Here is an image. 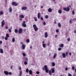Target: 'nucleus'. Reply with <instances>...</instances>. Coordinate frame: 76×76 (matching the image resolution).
<instances>
[{
  "instance_id": "1",
  "label": "nucleus",
  "mask_w": 76,
  "mask_h": 76,
  "mask_svg": "<svg viewBox=\"0 0 76 76\" xmlns=\"http://www.w3.org/2000/svg\"><path fill=\"white\" fill-rule=\"evenodd\" d=\"M42 69L43 70H45L46 73H48L49 70H48V66H47V65H45L44 66V67H43Z\"/></svg>"
},
{
  "instance_id": "2",
  "label": "nucleus",
  "mask_w": 76,
  "mask_h": 76,
  "mask_svg": "<svg viewBox=\"0 0 76 76\" xmlns=\"http://www.w3.org/2000/svg\"><path fill=\"white\" fill-rule=\"evenodd\" d=\"M55 72V70H54V68L51 69V70H50L49 72V74L50 76H51V75H52V73H54Z\"/></svg>"
},
{
  "instance_id": "3",
  "label": "nucleus",
  "mask_w": 76,
  "mask_h": 76,
  "mask_svg": "<svg viewBox=\"0 0 76 76\" xmlns=\"http://www.w3.org/2000/svg\"><path fill=\"white\" fill-rule=\"evenodd\" d=\"M33 27L34 28V29L35 31H37L38 30V28L37 27L36 25L34 24L33 25Z\"/></svg>"
},
{
  "instance_id": "4",
  "label": "nucleus",
  "mask_w": 76,
  "mask_h": 76,
  "mask_svg": "<svg viewBox=\"0 0 76 76\" xmlns=\"http://www.w3.org/2000/svg\"><path fill=\"white\" fill-rule=\"evenodd\" d=\"M4 74L5 75H12V73L10 72H8V71H5L4 72Z\"/></svg>"
},
{
  "instance_id": "5",
  "label": "nucleus",
  "mask_w": 76,
  "mask_h": 76,
  "mask_svg": "<svg viewBox=\"0 0 76 76\" xmlns=\"http://www.w3.org/2000/svg\"><path fill=\"white\" fill-rule=\"evenodd\" d=\"M25 21H23L22 24V26L23 27H26V24L25 23Z\"/></svg>"
},
{
  "instance_id": "6",
  "label": "nucleus",
  "mask_w": 76,
  "mask_h": 76,
  "mask_svg": "<svg viewBox=\"0 0 76 76\" xmlns=\"http://www.w3.org/2000/svg\"><path fill=\"white\" fill-rule=\"evenodd\" d=\"M12 4L13 6H17L18 5V4L15 2H13L12 3Z\"/></svg>"
},
{
  "instance_id": "7",
  "label": "nucleus",
  "mask_w": 76,
  "mask_h": 76,
  "mask_svg": "<svg viewBox=\"0 0 76 76\" xmlns=\"http://www.w3.org/2000/svg\"><path fill=\"white\" fill-rule=\"evenodd\" d=\"M5 25V21L4 20H3L1 22V26L2 27L4 26V25Z\"/></svg>"
},
{
  "instance_id": "8",
  "label": "nucleus",
  "mask_w": 76,
  "mask_h": 76,
  "mask_svg": "<svg viewBox=\"0 0 76 76\" xmlns=\"http://www.w3.org/2000/svg\"><path fill=\"white\" fill-rule=\"evenodd\" d=\"M22 28H19V30H18V33L19 34H21L22 32Z\"/></svg>"
},
{
  "instance_id": "9",
  "label": "nucleus",
  "mask_w": 76,
  "mask_h": 76,
  "mask_svg": "<svg viewBox=\"0 0 76 76\" xmlns=\"http://www.w3.org/2000/svg\"><path fill=\"white\" fill-rule=\"evenodd\" d=\"M41 17V13L39 12L38 13L37 15V18L38 19H39Z\"/></svg>"
},
{
  "instance_id": "10",
  "label": "nucleus",
  "mask_w": 76,
  "mask_h": 76,
  "mask_svg": "<svg viewBox=\"0 0 76 76\" xmlns=\"http://www.w3.org/2000/svg\"><path fill=\"white\" fill-rule=\"evenodd\" d=\"M45 38H47L48 37V34L47 32H45Z\"/></svg>"
},
{
  "instance_id": "11",
  "label": "nucleus",
  "mask_w": 76,
  "mask_h": 76,
  "mask_svg": "<svg viewBox=\"0 0 76 76\" xmlns=\"http://www.w3.org/2000/svg\"><path fill=\"white\" fill-rule=\"evenodd\" d=\"M28 8L26 7H22V10H27Z\"/></svg>"
},
{
  "instance_id": "12",
  "label": "nucleus",
  "mask_w": 76,
  "mask_h": 76,
  "mask_svg": "<svg viewBox=\"0 0 76 76\" xmlns=\"http://www.w3.org/2000/svg\"><path fill=\"white\" fill-rule=\"evenodd\" d=\"M0 53H4L3 50V49L0 48Z\"/></svg>"
},
{
  "instance_id": "13",
  "label": "nucleus",
  "mask_w": 76,
  "mask_h": 76,
  "mask_svg": "<svg viewBox=\"0 0 76 76\" xmlns=\"http://www.w3.org/2000/svg\"><path fill=\"white\" fill-rule=\"evenodd\" d=\"M19 18H22V19H23L24 18V15H20V17H19Z\"/></svg>"
},
{
  "instance_id": "14",
  "label": "nucleus",
  "mask_w": 76,
  "mask_h": 76,
  "mask_svg": "<svg viewBox=\"0 0 76 76\" xmlns=\"http://www.w3.org/2000/svg\"><path fill=\"white\" fill-rule=\"evenodd\" d=\"M9 11L10 13H11L12 12V9L11 7H10L9 9Z\"/></svg>"
},
{
  "instance_id": "15",
  "label": "nucleus",
  "mask_w": 76,
  "mask_h": 76,
  "mask_svg": "<svg viewBox=\"0 0 76 76\" xmlns=\"http://www.w3.org/2000/svg\"><path fill=\"white\" fill-rule=\"evenodd\" d=\"M42 45V47L44 48H45V47H46L47 46V45H46V44H43Z\"/></svg>"
},
{
  "instance_id": "16",
  "label": "nucleus",
  "mask_w": 76,
  "mask_h": 76,
  "mask_svg": "<svg viewBox=\"0 0 76 76\" xmlns=\"http://www.w3.org/2000/svg\"><path fill=\"white\" fill-rule=\"evenodd\" d=\"M22 48L23 50H25V46L24 44H23L22 45Z\"/></svg>"
},
{
  "instance_id": "17",
  "label": "nucleus",
  "mask_w": 76,
  "mask_h": 76,
  "mask_svg": "<svg viewBox=\"0 0 76 76\" xmlns=\"http://www.w3.org/2000/svg\"><path fill=\"white\" fill-rule=\"evenodd\" d=\"M48 12H52V9L51 8H49L48 9Z\"/></svg>"
},
{
  "instance_id": "18",
  "label": "nucleus",
  "mask_w": 76,
  "mask_h": 76,
  "mask_svg": "<svg viewBox=\"0 0 76 76\" xmlns=\"http://www.w3.org/2000/svg\"><path fill=\"white\" fill-rule=\"evenodd\" d=\"M62 56L64 58H65L66 57V54L65 53H63L62 54Z\"/></svg>"
},
{
  "instance_id": "19",
  "label": "nucleus",
  "mask_w": 76,
  "mask_h": 76,
  "mask_svg": "<svg viewBox=\"0 0 76 76\" xmlns=\"http://www.w3.org/2000/svg\"><path fill=\"white\" fill-rule=\"evenodd\" d=\"M58 13L61 14V13H62V11L60 10H58Z\"/></svg>"
},
{
  "instance_id": "20",
  "label": "nucleus",
  "mask_w": 76,
  "mask_h": 76,
  "mask_svg": "<svg viewBox=\"0 0 76 76\" xmlns=\"http://www.w3.org/2000/svg\"><path fill=\"white\" fill-rule=\"evenodd\" d=\"M61 47V48H63V47H64V45L63 44H61L60 45H59V47Z\"/></svg>"
},
{
  "instance_id": "21",
  "label": "nucleus",
  "mask_w": 76,
  "mask_h": 76,
  "mask_svg": "<svg viewBox=\"0 0 76 76\" xmlns=\"http://www.w3.org/2000/svg\"><path fill=\"white\" fill-rule=\"evenodd\" d=\"M52 66H55L56 64H55V63L54 62H52Z\"/></svg>"
},
{
  "instance_id": "22",
  "label": "nucleus",
  "mask_w": 76,
  "mask_h": 76,
  "mask_svg": "<svg viewBox=\"0 0 76 76\" xmlns=\"http://www.w3.org/2000/svg\"><path fill=\"white\" fill-rule=\"evenodd\" d=\"M12 41L13 42H15V38H13L12 39Z\"/></svg>"
},
{
  "instance_id": "23",
  "label": "nucleus",
  "mask_w": 76,
  "mask_h": 76,
  "mask_svg": "<svg viewBox=\"0 0 76 76\" xmlns=\"http://www.w3.org/2000/svg\"><path fill=\"white\" fill-rule=\"evenodd\" d=\"M29 73L30 75H32V70H30L29 71Z\"/></svg>"
},
{
  "instance_id": "24",
  "label": "nucleus",
  "mask_w": 76,
  "mask_h": 76,
  "mask_svg": "<svg viewBox=\"0 0 76 76\" xmlns=\"http://www.w3.org/2000/svg\"><path fill=\"white\" fill-rule=\"evenodd\" d=\"M26 42L27 43H29V42H30V40H29V39H27L26 40Z\"/></svg>"
},
{
  "instance_id": "25",
  "label": "nucleus",
  "mask_w": 76,
  "mask_h": 76,
  "mask_svg": "<svg viewBox=\"0 0 76 76\" xmlns=\"http://www.w3.org/2000/svg\"><path fill=\"white\" fill-rule=\"evenodd\" d=\"M70 10V8L69 7H67V12H69Z\"/></svg>"
},
{
  "instance_id": "26",
  "label": "nucleus",
  "mask_w": 76,
  "mask_h": 76,
  "mask_svg": "<svg viewBox=\"0 0 76 76\" xmlns=\"http://www.w3.org/2000/svg\"><path fill=\"white\" fill-rule=\"evenodd\" d=\"M15 33H18V29H16L15 30Z\"/></svg>"
},
{
  "instance_id": "27",
  "label": "nucleus",
  "mask_w": 76,
  "mask_h": 76,
  "mask_svg": "<svg viewBox=\"0 0 76 76\" xmlns=\"http://www.w3.org/2000/svg\"><path fill=\"white\" fill-rule=\"evenodd\" d=\"M56 56H57V53H55L53 56V58H55L56 57Z\"/></svg>"
},
{
  "instance_id": "28",
  "label": "nucleus",
  "mask_w": 76,
  "mask_h": 76,
  "mask_svg": "<svg viewBox=\"0 0 76 76\" xmlns=\"http://www.w3.org/2000/svg\"><path fill=\"white\" fill-rule=\"evenodd\" d=\"M58 26L59 27V28H61V24L60 23H58Z\"/></svg>"
},
{
  "instance_id": "29",
  "label": "nucleus",
  "mask_w": 76,
  "mask_h": 76,
  "mask_svg": "<svg viewBox=\"0 0 76 76\" xmlns=\"http://www.w3.org/2000/svg\"><path fill=\"white\" fill-rule=\"evenodd\" d=\"M4 13H3V12L2 11H1L0 12V15H3Z\"/></svg>"
},
{
  "instance_id": "30",
  "label": "nucleus",
  "mask_w": 76,
  "mask_h": 76,
  "mask_svg": "<svg viewBox=\"0 0 76 76\" xmlns=\"http://www.w3.org/2000/svg\"><path fill=\"white\" fill-rule=\"evenodd\" d=\"M22 74V72L21 71H20V73L19 76H21Z\"/></svg>"
},
{
  "instance_id": "31",
  "label": "nucleus",
  "mask_w": 76,
  "mask_h": 76,
  "mask_svg": "<svg viewBox=\"0 0 76 76\" xmlns=\"http://www.w3.org/2000/svg\"><path fill=\"white\" fill-rule=\"evenodd\" d=\"M45 19H48V15H46L45 16Z\"/></svg>"
},
{
  "instance_id": "32",
  "label": "nucleus",
  "mask_w": 76,
  "mask_h": 76,
  "mask_svg": "<svg viewBox=\"0 0 76 76\" xmlns=\"http://www.w3.org/2000/svg\"><path fill=\"white\" fill-rule=\"evenodd\" d=\"M24 63L25 65H26L28 64V62L26 61H25L24 62Z\"/></svg>"
},
{
  "instance_id": "33",
  "label": "nucleus",
  "mask_w": 76,
  "mask_h": 76,
  "mask_svg": "<svg viewBox=\"0 0 76 76\" xmlns=\"http://www.w3.org/2000/svg\"><path fill=\"white\" fill-rule=\"evenodd\" d=\"M6 37H8V38H9V34H6Z\"/></svg>"
},
{
  "instance_id": "34",
  "label": "nucleus",
  "mask_w": 76,
  "mask_h": 76,
  "mask_svg": "<svg viewBox=\"0 0 76 76\" xmlns=\"http://www.w3.org/2000/svg\"><path fill=\"white\" fill-rule=\"evenodd\" d=\"M26 73H28V72H29V69H27L26 70Z\"/></svg>"
},
{
  "instance_id": "35",
  "label": "nucleus",
  "mask_w": 76,
  "mask_h": 76,
  "mask_svg": "<svg viewBox=\"0 0 76 76\" xmlns=\"http://www.w3.org/2000/svg\"><path fill=\"white\" fill-rule=\"evenodd\" d=\"M22 54L24 57H26V54H25V53H23Z\"/></svg>"
},
{
  "instance_id": "36",
  "label": "nucleus",
  "mask_w": 76,
  "mask_h": 76,
  "mask_svg": "<svg viewBox=\"0 0 76 76\" xmlns=\"http://www.w3.org/2000/svg\"><path fill=\"white\" fill-rule=\"evenodd\" d=\"M72 19H71L69 21V22L70 23H72Z\"/></svg>"
},
{
  "instance_id": "37",
  "label": "nucleus",
  "mask_w": 76,
  "mask_h": 76,
  "mask_svg": "<svg viewBox=\"0 0 76 76\" xmlns=\"http://www.w3.org/2000/svg\"><path fill=\"white\" fill-rule=\"evenodd\" d=\"M5 39L6 41H7L8 39V37H6L5 38Z\"/></svg>"
},
{
  "instance_id": "38",
  "label": "nucleus",
  "mask_w": 76,
  "mask_h": 76,
  "mask_svg": "<svg viewBox=\"0 0 76 76\" xmlns=\"http://www.w3.org/2000/svg\"><path fill=\"white\" fill-rule=\"evenodd\" d=\"M34 19L35 21H37V17H35L34 18Z\"/></svg>"
},
{
  "instance_id": "39",
  "label": "nucleus",
  "mask_w": 76,
  "mask_h": 76,
  "mask_svg": "<svg viewBox=\"0 0 76 76\" xmlns=\"http://www.w3.org/2000/svg\"><path fill=\"white\" fill-rule=\"evenodd\" d=\"M63 10H65V11H67V8H64L63 9Z\"/></svg>"
},
{
  "instance_id": "40",
  "label": "nucleus",
  "mask_w": 76,
  "mask_h": 76,
  "mask_svg": "<svg viewBox=\"0 0 76 76\" xmlns=\"http://www.w3.org/2000/svg\"><path fill=\"white\" fill-rule=\"evenodd\" d=\"M58 51H61V48H59L58 49Z\"/></svg>"
},
{
  "instance_id": "41",
  "label": "nucleus",
  "mask_w": 76,
  "mask_h": 76,
  "mask_svg": "<svg viewBox=\"0 0 76 76\" xmlns=\"http://www.w3.org/2000/svg\"><path fill=\"white\" fill-rule=\"evenodd\" d=\"M56 32L57 33L58 32H59V30H58V29H57V30H56Z\"/></svg>"
},
{
  "instance_id": "42",
  "label": "nucleus",
  "mask_w": 76,
  "mask_h": 76,
  "mask_svg": "<svg viewBox=\"0 0 76 76\" xmlns=\"http://www.w3.org/2000/svg\"><path fill=\"white\" fill-rule=\"evenodd\" d=\"M41 20H44V18H43V17H41L40 18Z\"/></svg>"
},
{
  "instance_id": "43",
  "label": "nucleus",
  "mask_w": 76,
  "mask_h": 76,
  "mask_svg": "<svg viewBox=\"0 0 76 76\" xmlns=\"http://www.w3.org/2000/svg\"><path fill=\"white\" fill-rule=\"evenodd\" d=\"M36 74H37V75H39V72L38 71H37Z\"/></svg>"
},
{
  "instance_id": "44",
  "label": "nucleus",
  "mask_w": 76,
  "mask_h": 76,
  "mask_svg": "<svg viewBox=\"0 0 76 76\" xmlns=\"http://www.w3.org/2000/svg\"><path fill=\"white\" fill-rule=\"evenodd\" d=\"M67 41H70V38H68Z\"/></svg>"
},
{
  "instance_id": "45",
  "label": "nucleus",
  "mask_w": 76,
  "mask_h": 76,
  "mask_svg": "<svg viewBox=\"0 0 76 76\" xmlns=\"http://www.w3.org/2000/svg\"><path fill=\"white\" fill-rule=\"evenodd\" d=\"M72 14L73 15H75V11H73L72 12Z\"/></svg>"
},
{
  "instance_id": "46",
  "label": "nucleus",
  "mask_w": 76,
  "mask_h": 76,
  "mask_svg": "<svg viewBox=\"0 0 76 76\" xmlns=\"http://www.w3.org/2000/svg\"><path fill=\"white\" fill-rule=\"evenodd\" d=\"M19 70H22V68H21V67L20 66L19 67Z\"/></svg>"
},
{
  "instance_id": "47",
  "label": "nucleus",
  "mask_w": 76,
  "mask_h": 76,
  "mask_svg": "<svg viewBox=\"0 0 76 76\" xmlns=\"http://www.w3.org/2000/svg\"><path fill=\"white\" fill-rule=\"evenodd\" d=\"M72 69L73 70H75V67L74 66H72Z\"/></svg>"
},
{
  "instance_id": "48",
  "label": "nucleus",
  "mask_w": 76,
  "mask_h": 76,
  "mask_svg": "<svg viewBox=\"0 0 76 76\" xmlns=\"http://www.w3.org/2000/svg\"><path fill=\"white\" fill-rule=\"evenodd\" d=\"M8 30L9 32H11L12 31V30L10 29H9Z\"/></svg>"
},
{
  "instance_id": "49",
  "label": "nucleus",
  "mask_w": 76,
  "mask_h": 76,
  "mask_svg": "<svg viewBox=\"0 0 76 76\" xmlns=\"http://www.w3.org/2000/svg\"><path fill=\"white\" fill-rule=\"evenodd\" d=\"M25 60H26V61H28V58H26Z\"/></svg>"
},
{
  "instance_id": "50",
  "label": "nucleus",
  "mask_w": 76,
  "mask_h": 76,
  "mask_svg": "<svg viewBox=\"0 0 76 76\" xmlns=\"http://www.w3.org/2000/svg\"><path fill=\"white\" fill-rule=\"evenodd\" d=\"M2 43H3V42L2 41H0V44H2Z\"/></svg>"
},
{
  "instance_id": "51",
  "label": "nucleus",
  "mask_w": 76,
  "mask_h": 76,
  "mask_svg": "<svg viewBox=\"0 0 76 76\" xmlns=\"http://www.w3.org/2000/svg\"><path fill=\"white\" fill-rule=\"evenodd\" d=\"M5 28L6 29H7L8 28V27H7V26H6Z\"/></svg>"
},
{
  "instance_id": "52",
  "label": "nucleus",
  "mask_w": 76,
  "mask_h": 76,
  "mask_svg": "<svg viewBox=\"0 0 76 76\" xmlns=\"http://www.w3.org/2000/svg\"><path fill=\"white\" fill-rule=\"evenodd\" d=\"M43 25H46V23H45V22H44Z\"/></svg>"
},
{
  "instance_id": "53",
  "label": "nucleus",
  "mask_w": 76,
  "mask_h": 76,
  "mask_svg": "<svg viewBox=\"0 0 76 76\" xmlns=\"http://www.w3.org/2000/svg\"><path fill=\"white\" fill-rule=\"evenodd\" d=\"M11 69H13V66L12 65L11 66Z\"/></svg>"
},
{
  "instance_id": "54",
  "label": "nucleus",
  "mask_w": 76,
  "mask_h": 76,
  "mask_svg": "<svg viewBox=\"0 0 76 76\" xmlns=\"http://www.w3.org/2000/svg\"><path fill=\"white\" fill-rule=\"evenodd\" d=\"M45 42L44 41H43L42 42V44L43 45V44H44V43Z\"/></svg>"
},
{
  "instance_id": "55",
  "label": "nucleus",
  "mask_w": 76,
  "mask_h": 76,
  "mask_svg": "<svg viewBox=\"0 0 76 76\" xmlns=\"http://www.w3.org/2000/svg\"><path fill=\"white\" fill-rule=\"evenodd\" d=\"M50 43H48L47 44V46H49V45H50Z\"/></svg>"
},
{
  "instance_id": "56",
  "label": "nucleus",
  "mask_w": 76,
  "mask_h": 76,
  "mask_svg": "<svg viewBox=\"0 0 76 76\" xmlns=\"http://www.w3.org/2000/svg\"><path fill=\"white\" fill-rule=\"evenodd\" d=\"M57 36H58L57 35V34L55 36V38H56V37H57Z\"/></svg>"
},
{
  "instance_id": "57",
  "label": "nucleus",
  "mask_w": 76,
  "mask_h": 76,
  "mask_svg": "<svg viewBox=\"0 0 76 76\" xmlns=\"http://www.w3.org/2000/svg\"><path fill=\"white\" fill-rule=\"evenodd\" d=\"M43 7H43V6H41V9H42V8H43Z\"/></svg>"
},
{
  "instance_id": "58",
  "label": "nucleus",
  "mask_w": 76,
  "mask_h": 76,
  "mask_svg": "<svg viewBox=\"0 0 76 76\" xmlns=\"http://www.w3.org/2000/svg\"><path fill=\"white\" fill-rule=\"evenodd\" d=\"M69 56H71L72 55V53H71L70 52L69 53Z\"/></svg>"
},
{
  "instance_id": "59",
  "label": "nucleus",
  "mask_w": 76,
  "mask_h": 76,
  "mask_svg": "<svg viewBox=\"0 0 76 76\" xmlns=\"http://www.w3.org/2000/svg\"><path fill=\"white\" fill-rule=\"evenodd\" d=\"M2 39H4V36H2Z\"/></svg>"
},
{
  "instance_id": "60",
  "label": "nucleus",
  "mask_w": 76,
  "mask_h": 76,
  "mask_svg": "<svg viewBox=\"0 0 76 76\" xmlns=\"http://www.w3.org/2000/svg\"><path fill=\"white\" fill-rule=\"evenodd\" d=\"M74 76H76V74L75 73H74L73 75Z\"/></svg>"
},
{
  "instance_id": "61",
  "label": "nucleus",
  "mask_w": 76,
  "mask_h": 76,
  "mask_svg": "<svg viewBox=\"0 0 76 76\" xmlns=\"http://www.w3.org/2000/svg\"><path fill=\"white\" fill-rule=\"evenodd\" d=\"M74 33H76V31H74Z\"/></svg>"
},
{
  "instance_id": "62",
  "label": "nucleus",
  "mask_w": 76,
  "mask_h": 76,
  "mask_svg": "<svg viewBox=\"0 0 76 76\" xmlns=\"http://www.w3.org/2000/svg\"><path fill=\"white\" fill-rule=\"evenodd\" d=\"M65 70H66L67 71V67H66L65 68Z\"/></svg>"
},
{
  "instance_id": "63",
  "label": "nucleus",
  "mask_w": 76,
  "mask_h": 76,
  "mask_svg": "<svg viewBox=\"0 0 76 76\" xmlns=\"http://www.w3.org/2000/svg\"><path fill=\"white\" fill-rule=\"evenodd\" d=\"M54 23H56V21H55Z\"/></svg>"
},
{
  "instance_id": "64",
  "label": "nucleus",
  "mask_w": 76,
  "mask_h": 76,
  "mask_svg": "<svg viewBox=\"0 0 76 76\" xmlns=\"http://www.w3.org/2000/svg\"><path fill=\"white\" fill-rule=\"evenodd\" d=\"M75 72L76 73V69H75Z\"/></svg>"
}]
</instances>
